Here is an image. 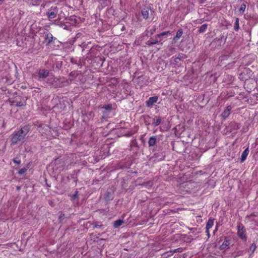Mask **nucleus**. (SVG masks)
Wrapping results in <instances>:
<instances>
[{
	"label": "nucleus",
	"mask_w": 258,
	"mask_h": 258,
	"mask_svg": "<svg viewBox=\"0 0 258 258\" xmlns=\"http://www.w3.org/2000/svg\"><path fill=\"white\" fill-rule=\"evenodd\" d=\"M234 25V29L236 31L238 30L239 29V19L238 18L236 19Z\"/></svg>",
	"instance_id": "obj_19"
},
{
	"label": "nucleus",
	"mask_w": 258,
	"mask_h": 258,
	"mask_svg": "<svg viewBox=\"0 0 258 258\" xmlns=\"http://www.w3.org/2000/svg\"><path fill=\"white\" fill-rule=\"evenodd\" d=\"M229 244V243L227 241H224V242L222 243V244L221 245L220 247H221V249H223L225 247H226L227 246H228Z\"/></svg>",
	"instance_id": "obj_22"
},
{
	"label": "nucleus",
	"mask_w": 258,
	"mask_h": 258,
	"mask_svg": "<svg viewBox=\"0 0 258 258\" xmlns=\"http://www.w3.org/2000/svg\"><path fill=\"white\" fill-rule=\"evenodd\" d=\"M27 170V169L26 168H22L19 171V173L20 174H24Z\"/></svg>",
	"instance_id": "obj_23"
},
{
	"label": "nucleus",
	"mask_w": 258,
	"mask_h": 258,
	"mask_svg": "<svg viewBox=\"0 0 258 258\" xmlns=\"http://www.w3.org/2000/svg\"><path fill=\"white\" fill-rule=\"evenodd\" d=\"M4 1V0H0V2H2V1Z\"/></svg>",
	"instance_id": "obj_31"
},
{
	"label": "nucleus",
	"mask_w": 258,
	"mask_h": 258,
	"mask_svg": "<svg viewBox=\"0 0 258 258\" xmlns=\"http://www.w3.org/2000/svg\"><path fill=\"white\" fill-rule=\"evenodd\" d=\"M141 13L143 18L147 19L149 16V9L148 8L143 9Z\"/></svg>",
	"instance_id": "obj_9"
},
{
	"label": "nucleus",
	"mask_w": 258,
	"mask_h": 258,
	"mask_svg": "<svg viewBox=\"0 0 258 258\" xmlns=\"http://www.w3.org/2000/svg\"><path fill=\"white\" fill-rule=\"evenodd\" d=\"M53 38V37L51 33L46 34L45 37V41L48 44L52 41Z\"/></svg>",
	"instance_id": "obj_11"
},
{
	"label": "nucleus",
	"mask_w": 258,
	"mask_h": 258,
	"mask_svg": "<svg viewBox=\"0 0 258 258\" xmlns=\"http://www.w3.org/2000/svg\"><path fill=\"white\" fill-rule=\"evenodd\" d=\"M123 223V221L122 220H120V219L117 220L114 222V227L115 228H117L119 226H120V225H121Z\"/></svg>",
	"instance_id": "obj_14"
},
{
	"label": "nucleus",
	"mask_w": 258,
	"mask_h": 258,
	"mask_svg": "<svg viewBox=\"0 0 258 258\" xmlns=\"http://www.w3.org/2000/svg\"><path fill=\"white\" fill-rule=\"evenodd\" d=\"M77 194V192H76V194H75V195H73V198L74 199H75V198L76 197Z\"/></svg>",
	"instance_id": "obj_28"
},
{
	"label": "nucleus",
	"mask_w": 258,
	"mask_h": 258,
	"mask_svg": "<svg viewBox=\"0 0 258 258\" xmlns=\"http://www.w3.org/2000/svg\"><path fill=\"white\" fill-rule=\"evenodd\" d=\"M237 234L238 236L242 240L246 241V236L245 229L242 224H238L237 226Z\"/></svg>",
	"instance_id": "obj_3"
},
{
	"label": "nucleus",
	"mask_w": 258,
	"mask_h": 258,
	"mask_svg": "<svg viewBox=\"0 0 258 258\" xmlns=\"http://www.w3.org/2000/svg\"><path fill=\"white\" fill-rule=\"evenodd\" d=\"M177 251H179V249H175V250L173 251V252L174 253V252H177Z\"/></svg>",
	"instance_id": "obj_27"
},
{
	"label": "nucleus",
	"mask_w": 258,
	"mask_h": 258,
	"mask_svg": "<svg viewBox=\"0 0 258 258\" xmlns=\"http://www.w3.org/2000/svg\"><path fill=\"white\" fill-rule=\"evenodd\" d=\"M158 100V97L156 96L151 97L147 101V105L148 106H152Z\"/></svg>",
	"instance_id": "obj_6"
},
{
	"label": "nucleus",
	"mask_w": 258,
	"mask_h": 258,
	"mask_svg": "<svg viewBox=\"0 0 258 258\" xmlns=\"http://www.w3.org/2000/svg\"><path fill=\"white\" fill-rule=\"evenodd\" d=\"M231 109L232 107H231V106H228L222 112V113L221 114V116L224 119L227 118L229 116L230 114L231 113Z\"/></svg>",
	"instance_id": "obj_5"
},
{
	"label": "nucleus",
	"mask_w": 258,
	"mask_h": 258,
	"mask_svg": "<svg viewBox=\"0 0 258 258\" xmlns=\"http://www.w3.org/2000/svg\"><path fill=\"white\" fill-rule=\"evenodd\" d=\"M214 225V221L212 219H209L206 224V229L209 230Z\"/></svg>",
	"instance_id": "obj_13"
},
{
	"label": "nucleus",
	"mask_w": 258,
	"mask_h": 258,
	"mask_svg": "<svg viewBox=\"0 0 258 258\" xmlns=\"http://www.w3.org/2000/svg\"><path fill=\"white\" fill-rule=\"evenodd\" d=\"M246 9V5L244 3L241 5V6L239 8V11L241 14H243L245 11Z\"/></svg>",
	"instance_id": "obj_18"
},
{
	"label": "nucleus",
	"mask_w": 258,
	"mask_h": 258,
	"mask_svg": "<svg viewBox=\"0 0 258 258\" xmlns=\"http://www.w3.org/2000/svg\"><path fill=\"white\" fill-rule=\"evenodd\" d=\"M35 1L36 2H37V1H38L39 0H35Z\"/></svg>",
	"instance_id": "obj_30"
},
{
	"label": "nucleus",
	"mask_w": 258,
	"mask_h": 258,
	"mask_svg": "<svg viewBox=\"0 0 258 258\" xmlns=\"http://www.w3.org/2000/svg\"><path fill=\"white\" fill-rule=\"evenodd\" d=\"M111 105H106V106H105L104 107V108H105V109H110V108H111Z\"/></svg>",
	"instance_id": "obj_25"
},
{
	"label": "nucleus",
	"mask_w": 258,
	"mask_h": 258,
	"mask_svg": "<svg viewBox=\"0 0 258 258\" xmlns=\"http://www.w3.org/2000/svg\"><path fill=\"white\" fill-rule=\"evenodd\" d=\"M49 75V71L45 69H41L38 73V77L39 79L46 78Z\"/></svg>",
	"instance_id": "obj_4"
},
{
	"label": "nucleus",
	"mask_w": 258,
	"mask_h": 258,
	"mask_svg": "<svg viewBox=\"0 0 258 258\" xmlns=\"http://www.w3.org/2000/svg\"><path fill=\"white\" fill-rule=\"evenodd\" d=\"M256 249V245L255 244H252L249 248L248 252L250 254H252Z\"/></svg>",
	"instance_id": "obj_15"
},
{
	"label": "nucleus",
	"mask_w": 258,
	"mask_h": 258,
	"mask_svg": "<svg viewBox=\"0 0 258 258\" xmlns=\"http://www.w3.org/2000/svg\"><path fill=\"white\" fill-rule=\"evenodd\" d=\"M26 104V102L25 101H13L12 102V104L13 105H16V106H24Z\"/></svg>",
	"instance_id": "obj_12"
},
{
	"label": "nucleus",
	"mask_w": 258,
	"mask_h": 258,
	"mask_svg": "<svg viewBox=\"0 0 258 258\" xmlns=\"http://www.w3.org/2000/svg\"><path fill=\"white\" fill-rule=\"evenodd\" d=\"M58 13V9L56 7H52L46 13V15L49 20L56 18Z\"/></svg>",
	"instance_id": "obj_2"
},
{
	"label": "nucleus",
	"mask_w": 258,
	"mask_h": 258,
	"mask_svg": "<svg viewBox=\"0 0 258 258\" xmlns=\"http://www.w3.org/2000/svg\"><path fill=\"white\" fill-rule=\"evenodd\" d=\"M28 133V127L27 126H24L18 132L13 134L11 136L12 144H17L19 142L23 141Z\"/></svg>",
	"instance_id": "obj_1"
},
{
	"label": "nucleus",
	"mask_w": 258,
	"mask_h": 258,
	"mask_svg": "<svg viewBox=\"0 0 258 258\" xmlns=\"http://www.w3.org/2000/svg\"><path fill=\"white\" fill-rule=\"evenodd\" d=\"M206 232H207V235L208 236V237L210 236V232H209V230H207L206 229Z\"/></svg>",
	"instance_id": "obj_26"
},
{
	"label": "nucleus",
	"mask_w": 258,
	"mask_h": 258,
	"mask_svg": "<svg viewBox=\"0 0 258 258\" xmlns=\"http://www.w3.org/2000/svg\"><path fill=\"white\" fill-rule=\"evenodd\" d=\"M157 138L156 136L151 137L148 141V144L150 147L154 146L156 143Z\"/></svg>",
	"instance_id": "obj_10"
},
{
	"label": "nucleus",
	"mask_w": 258,
	"mask_h": 258,
	"mask_svg": "<svg viewBox=\"0 0 258 258\" xmlns=\"http://www.w3.org/2000/svg\"><path fill=\"white\" fill-rule=\"evenodd\" d=\"M207 29V24H203L202 25L201 27L200 28L199 31L200 33H203L206 31V30Z\"/></svg>",
	"instance_id": "obj_16"
},
{
	"label": "nucleus",
	"mask_w": 258,
	"mask_h": 258,
	"mask_svg": "<svg viewBox=\"0 0 258 258\" xmlns=\"http://www.w3.org/2000/svg\"><path fill=\"white\" fill-rule=\"evenodd\" d=\"M183 34V31L181 29H179L176 32V35L173 39V41L175 43L176 42L179 38H181L182 35Z\"/></svg>",
	"instance_id": "obj_7"
},
{
	"label": "nucleus",
	"mask_w": 258,
	"mask_h": 258,
	"mask_svg": "<svg viewBox=\"0 0 258 258\" xmlns=\"http://www.w3.org/2000/svg\"><path fill=\"white\" fill-rule=\"evenodd\" d=\"M161 120L160 117L157 118V119L154 118L153 123L155 126H158L161 123Z\"/></svg>",
	"instance_id": "obj_17"
},
{
	"label": "nucleus",
	"mask_w": 258,
	"mask_h": 258,
	"mask_svg": "<svg viewBox=\"0 0 258 258\" xmlns=\"http://www.w3.org/2000/svg\"><path fill=\"white\" fill-rule=\"evenodd\" d=\"M169 33H170L169 31L164 32L163 33L158 34L157 35V37H158V38H160L162 36H166Z\"/></svg>",
	"instance_id": "obj_20"
},
{
	"label": "nucleus",
	"mask_w": 258,
	"mask_h": 258,
	"mask_svg": "<svg viewBox=\"0 0 258 258\" xmlns=\"http://www.w3.org/2000/svg\"><path fill=\"white\" fill-rule=\"evenodd\" d=\"M14 162L17 163V164H19L20 163V162H18V161H15V160H14Z\"/></svg>",
	"instance_id": "obj_29"
},
{
	"label": "nucleus",
	"mask_w": 258,
	"mask_h": 258,
	"mask_svg": "<svg viewBox=\"0 0 258 258\" xmlns=\"http://www.w3.org/2000/svg\"><path fill=\"white\" fill-rule=\"evenodd\" d=\"M157 43H158V40H155V41H154L152 42H148V44L149 45H153V44H157Z\"/></svg>",
	"instance_id": "obj_24"
},
{
	"label": "nucleus",
	"mask_w": 258,
	"mask_h": 258,
	"mask_svg": "<svg viewBox=\"0 0 258 258\" xmlns=\"http://www.w3.org/2000/svg\"><path fill=\"white\" fill-rule=\"evenodd\" d=\"M249 153V150L248 148H247L242 153L241 156V162H243L244 161Z\"/></svg>",
	"instance_id": "obj_8"
},
{
	"label": "nucleus",
	"mask_w": 258,
	"mask_h": 258,
	"mask_svg": "<svg viewBox=\"0 0 258 258\" xmlns=\"http://www.w3.org/2000/svg\"><path fill=\"white\" fill-rule=\"evenodd\" d=\"M48 127L47 125H45L43 126V128H44V129H45V130H48ZM39 132L40 133H41L42 134H46L45 132H43V131H42V128H41V126L39 127Z\"/></svg>",
	"instance_id": "obj_21"
}]
</instances>
